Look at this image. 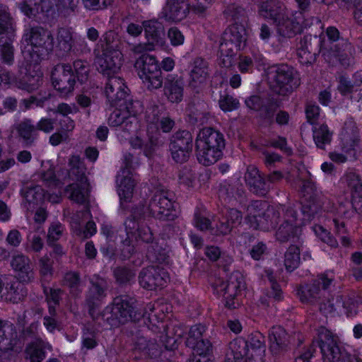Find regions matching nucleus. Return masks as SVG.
Here are the masks:
<instances>
[{"label": "nucleus", "mask_w": 362, "mask_h": 362, "mask_svg": "<svg viewBox=\"0 0 362 362\" xmlns=\"http://www.w3.org/2000/svg\"><path fill=\"white\" fill-rule=\"evenodd\" d=\"M46 349H51V346L42 340H37L27 346L25 357L30 362H42L45 358Z\"/></svg>", "instance_id": "37"}, {"label": "nucleus", "mask_w": 362, "mask_h": 362, "mask_svg": "<svg viewBox=\"0 0 362 362\" xmlns=\"http://www.w3.org/2000/svg\"><path fill=\"white\" fill-rule=\"evenodd\" d=\"M241 214L235 209L228 211L225 221H223L218 228L220 234L226 235L229 233L233 228H235L240 223Z\"/></svg>", "instance_id": "45"}, {"label": "nucleus", "mask_w": 362, "mask_h": 362, "mask_svg": "<svg viewBox=\"0 0 362 362\" xmlns=\"http://www.w3.org/2000/svg\"><path fill=\"white\" fill-rule=\"evenodd\" d=\"M337 90L343 95L351 93L354 90V83L345 76L341 75L338 78Z\"/></svg>", "instance_id": "58"}, {"label": "nucleus", "mask_w": 362, "mask_h": 362, "mask_svg": "<svg viewBox=\"0 0 362 362\" xmlns=\"http://www.w3.org/2000/svg\"><path fill=\"white\" fill-rule=\"evenodd\" d=\"M315 281L317 284H319L324 296L325 292H329L332 288L334 286V279L332 276H329L328 274H319Z\"/></svg>", "instance_id": "55"}, {"label": "nucleus", "mask_w": 362, "mask_h": 362, "mask_svg": "<svg viewBox=\"0 0 362 362\" xmlns=\"http://www.w3.org/2000/svg\"><path fill=\"white\" fill-rule=\"evenodd\" d=\"M64 227L60 223L55 222L52 223L48 230V242L51 243L58 240L62 237Z\"/></svg>", "instance_id": "57"}, {"label": "nucleus", "mask_w": 362, "mask_h": 362, "mask_svg": "<svg viewBox=\"0 0 362 362\" xmlns=\"http://www.w3.org/2000/svg\"><path fill=\"white\" fill-rule=\"evenodd\" d=\"M57 40V47L64 53L83 51L86 47L85 40L69 28H61L58 32Z\"/></svg>", "instance_id": "25"}, {"label": "nucleus", "mask_w": 362, "mask_h": 362, "mask_svg": "<svg viewBox=\"0 0 362 362\" xmlns=\"http://www.w3.org/2000/svg\"><path fill=\"white\" fill-rule=\"evenodd\" d=\"M80 223L78 222V218H73L71 222V227L73 230L78 235H83L84 238H88L92 236L96 233V226L94 222L88 221L86 223V228L84 230H82L80 228Z\"/></svg>", "instance_id": "50"}, {"label": "nucleus", "mask_w": 362, "mask_h": 362, "mask_svg": "<svg viewBox=\"0 0 362 362\" xmlns=\"http://www.w3.org/2000/svg\"><path fill=\"white\" fill-rule=\"evenodd\" d=\"M202 347H198L193 351V358L192 362H213L211 356L209 354L211 345L201 343Z\"/></svg>", "instance_id": "51"}, {"label": "nucleus", "mask_w": 362, "mask_h": 362, "mask_svg": "<svg viewBox=\"0 0 362 362\" xmlns=\"http://www.w3.org/2000/svg\"><path fill=\"white\" fill-rule=\"evenodd\" d=\"M39 0H26L21 6L22 12L27 16L35 15L37 12L39 7L37 6ZM41 4V10L47 11L54 5L62 6L73 10L78 4V0H40Z\"/></svg>", "instance_id": "28"}, {"label": "nucleus", "mask_w": 362, "mask_h": 362, "mask_svg": "<svg viewBox=\"0 0 362 362\" xmlns=\"http://www.w3.org/2000/svg\"><path fill=\"white\" fill-rule=\"evenodd\" d=\"M11 266L20 281L11 276H0V299L17 303L26 293L21 282L31 281L33 270L29 257L23 254L14 255Z\"/></svg>", "instance_id": "2"}, {"label": "nucleus", "mask_w": 362, "mask_h": 362, "mask_svg": "<svg viewBox=\"0 0 362 362\" xmlns=\"http://www.w3.org/2000/svg\"><path fill=\"white\" fill-rule=\"evenodd\" d=\"M346 180L349 185L356 192L358 188L362 191V184L358 174L355 172H349L346 175Z\"/></svg>", "instance_id": "63"}, {"label": "nucleus", "mask_w": 362, "mask_h": 362, "mask_svg": "<svg viewBox=\"0 0 362 362\" xmlns=\"http://www.w3.org/2000/svg\"><path fill=\"white\" fill-rule=\"evenodd\" d=\"M247 41V31L245 21L235 22L230 25L223 33L220 42L228 43L229 46L240 49L245 46Z\"/></svg>", "instance_id": "27"}, {"label": "nucleus", "mask_w": 362, "mask_h": 362, "mask_svg": "<svg viewBox=\"0 0 362 362\" xmlns=\"http://www.w3.org/2000/svg\"><path fill=\"white\" fill-rule=\"evenodd\" d=\"M143 28H144L147 42L134 46L133 48L134 53L153 50L165 45L163 28L161 23L154 20L146 21L143 23Z\"/></svg>", "instance_id": "20"}, {"label": "nucleus", "mask_w": 362, "mask_h": 362, "mask_svg": "<svg viewBox=\"0 0 362 362\" xmlns=\"http://www.w3.org/2000/svg\"><path fill=\"white\" fill-rule=\"evenodd\" d=\"M308 121L310 124H314L319 117L320 107L315 105H308L305 110Z\"/></svg>", "instance_id": "64"}, {"label": "nucleus", "mask_w": 362, "mask_h": 362, "mask_svg": "<svg viewBox=\"0 0 362 362\" xmlns=\"http://www.w3.org/2000/svg\"><path fill=\"white\" fill-rule=\"evenodd\" d=\"M245 178L247 183L251 187H254L255 189H260L264 185L259 170L255 167L248 168Z\"/></svg>", "instance_id": "49"}, {"label": "nucleus", "mask_w": 362, "mask_h": 362, "mask_svg": "<svg viewBox=\"0 0 362 362\" xmlns=\"http://www.w3.org/2000/svg\"><path fill=\"white\" fill-rule=\"evenodd\" d=\"M134 68L139 78L148 89H158L162 86V74L158 61L153 56L142 54L136 60Z\"/></svg>", "instance_id": "12"}, {"label": "nucleus", "mask_w": 362, "mask_h": 362, "mask_svg": "<svg viewBox=\"0 0 362 362\" xmlns=\"http://www.w3.org/2000/svg\"><path fill=\"white\" fill-rule=\"evenodd\" d=\"M300 300L303 303H313L324 297L322 290L315 281L298 289Z\"/></svg>", "instance_id": "39"}, {"label": "nucleus", "mask_w": 362, "mask_h": 362, "mask_svg": "<svg viewBox=\"0 0 362 362\" xmlns=\"http://www.w3.org/2000/svg\"><path fill=\"white\" fill-rule=\"evenodd\" d=\"M235 56L233 47L229 46L228 43L219 42L218 64L220 66L227 69L231 67L235 62Z\"/></svg>", "instance_id": "42"}, {"label": "nucleus", "mask_w": 362, "mask_h": 362, "mask_svg": "<svg viewBox=\"0 0 362 362\" xmlns=\"http://www.w3.org/2000/svg\"><path fill=\"white\" fill-rule=\"evenodd\" d=\"M310 37L311 36H309L310 39ZM308 36H305L303 40H300V47L298 48L297 55L299 62L302 64H311L315 59L314 54L308 50Z\"/></svg>", "instance_id": "47"}, {"label": "nucleus", "mask_w": 362, "mask_h": 362, "mask_svg": "<svg viewBox=\"0 0 362 362\" xmlns=\"http://www.w3.org/2000/svg\"><path fill=\"white\" fill-rule=\"evenodd\" d=\"M171 311V306L168 304L160 305L158 303L148 304L143 316L148 319L150 322L156 325V322L163 321L165 317L164 312L167 313Z\"/></svg>", "instance_id": "41"}, {"label": "nucleus", "mask_w": 362, "mask_h": 362, "mask_svg": "<svg viewBox=\"0 0 362 362\" xmlns=\"http://www.w3.org/2000/svg\"><path fill=\"white\" fill-rule=\"evenodd\" d=\"M230 355V358L235 362H242L244 356L245 360L248 361V357H251L249 353V349L247 341L242 338H238L231 341L229 344V351L227 356Z\"/></svg>", "instance_id": "38"}, {"label": "nucleus", "mask_w": 362, "mask_h": 362, "mask_svg": "<svg viewBox=\"0 0 362 362\" xmlns=\"http://www.w3.org/2000/svg\"><path fill=\"white\" fill-rule=\"evenodd\" d=\"M362 302V299L360 296L356 295L355 292H351L344 296V300L343 301V307L345 308H352V307H355L358 303Z\"/></svg>", "instance_id": "62"}, {"label": "nucleus", "mask_w": 362, "mask_h": 362, "mask_svg": "<svg viewBox=\"0 0 362 362\" xmlns=\"http://www.w3.org/2000/svg\"><path fill=\"white\" fill-rule=\"evenodd\" d=\"M218 105L223 112H231L238 108L239 101L231 95H226L220 98Z\"/></svg>", "instance_id": "53"}, {"label": "nucleus", "mask_w": 362, "mask_h": 362, "mask_svg": "<svg viewBox=\"0 0 362 362\" xmlns=\"http://www.w3.org/2000/svg\"><path fill=\"white\" fill-rule=\"evenodd\" d=\"M148 212L159 219L173 220L177 216L175 204L165 192H156L148 206Z\"/></svg>", "instance_id": "21"}, {"label": "nucleus", "mask_w": 362, "mask_h": 362, "mask_svg": "<svg viewBox=\"0 0 362 362\" xmlns=\"http://www.w3.org/2000/svg\"><path fill=\"white\" fill-rule=\"evenodd\" d=\"M207 77V63L202 59H195L190 72L189 86L194 89L201 87L206 83Z\"/></svg>", "instance_id": "35"}, {"label": "nucleus", "mask_w": 362, "mask_h": 362, "mask_svg": "<svg viewBox=\"0 0 362 362\" xmlns=\"http://www.w3.org/2000/svg\"><path fill=\"white\" fill-rule=\"evenodd\" d=\"M124 225L127 238L123 240L122 234L119 235V241L122 243V256L124 258H128L134 251V245L133 243L138 238L144 242L148 243L152 240L153 235L148 227L143 226L136 228L137 235H136L134 230L138 225L134 220H127ZM101 230L102 233L105 235L107 239L114 241L118 239V236H115V232L110 226H103Z\"/></svg>", "instance_id": "9"}, {"label": "nucleus", "mask_w": 362, "mask_h": 362, "mask_svg": "<svg viewBox=\"0 0 362 362\" xmlns=\"http://www.w3.org/2000/svg\"><path fill=\"white\" fill-rule=\"evenodd\" d=\"M118 49V35L114 31H108L103 36L95 49Z\"/></svg>", "instance_id": "46"}, {"label": "nucleus", "mask_w": 362, "mask_h": 362, "mask_svg": "<svg viewBox=\"0 0 362 362\" xmlns=\"http://www.w3.org/2000/svg\"><path fill=\"white\" fill-rule=\"evenodd\" d=\"M168 37L173 46H180L184 43L185 37L177 28H171L168 32Z\"/></svg>", "instance_id": "60"}, {"label": "nucleus", "mask_w": 362, "mask_h": 362, "mask_svg": "<svg viewBox=\"0 0 362 362\" xmlns=\"http://www.w3.org/2000/svg\"><path fill=\"white\" fill-rule=\"evenodd\" d=\"M189 11V6L185 0H167L160 17L166 21L179 22L185 19Z\"/></svg>", "instance_id": "31"}, {"label": "nucleus", "mask_w": 362, "mask_h": 362, "mask_svg": "<svg viewBox=\"0 0 362 362\" xmlns=\"http://www.w3.org/2000/svg\"><path fill=\"white\" fill-rule=\"evenodd\" d=\"M105 285V281L103 279L97 278L95 281H92V287L90 289L88 297V303L90 307V313L93 317H95L94 305H98V303L103 296Z\"/></svg>", "instance_id": "40"}, {"label": "nucleus", "mask_w": 362, "mask_h": 362, "mask_svg": "<svg viewBox=\"0 0 362 362\" xmlns=\"http://www.w3.org/2000/svg\"><path fill=\"white\" fill-rule=\"evenodd\" d=\"M69 163L71 166L70 175H76V182L70 185L66 192L72 201L83 203L88 197L89 191V185L85 176L84 168L80 158L77 156H73L70 158Z\"/></svg>", "instance_id": "14"}, {"label": "nucleus", "mask_w": 362, "mask_h": 362, "mask_svg": "<svg viewBox=\"0 0 362 362\" xmlns=\"http://www.w3.org/2000/svg\"><path fill=\"white\" fill-rule=\"evenodd\" d=\"M161 115L162 111L158 107H151L147 111L146 137L144 134L141 136L142 146L139 148L146 157H151L156 150L158 144V129L160 128L163 132H168L174 125V122L172 119L168 117H162Z\"/></svg>", "instance_id": "7"}, {"label": "nucleus", "mask_w": 362, "mask_h": 362, "mask_svg": "<svg viewBox=\"0 0 362 362\" xmlns=\"http://www.w3.org/2000/svg\"><path fill=\"white\" fill-rule=\"evenodd\" d=\"M293 225L288 222H284L280 226L276 233V238L281 242L286 241L293 233Z\"/></svg>", "instance_id": "59"}, {"label": "nucleus", "mask_w": 362, "mask_h": 362, "mask_svg": "<svg viewBox=\"0 0 362 362\" xmlns=\"http://www.w3.org/2000/svg\"><path fill=\"white\" fill-rule=\"evenodd\" d=\"M138 165L139 162L132 155H127L124 157V166L117 175V193L120 199V205L124 209L128 208L127 204L133 197L136 178L132 170Z\"/></svg>", "instance_id": "10"}, {"label": "nucleus", "mask_w": 362, "mask_h": 362, "mask_svg": "<svg viewBox=\"0 0 362 362\" xmlns=\"http://www.w3.org/2000/svg\"><path fill=\"white\" fill-rule=\"evenodd\" d=\"M74 70L78 81H86L90 71V65L88 62L77 59L74 62Z\"/></svg>", "instance_id": "52"}, {"label": "nucleus", "mask_w": 362, "mask_h": 362, "mask_svg": "<svg viewBox=\"0 0 362 362\" xmlns=\"http://www.w3.org/2000/svg\"><path fill=\"white\" fill-rule=\"evenodd\" d=\"M297 172L298 180L301 182L300 185V194L302 196L301 211L303 218L310 221L319 211L321 204L317 200L316 189L311 180V175L302 163H299Z\"/></svg>", "instance_id": "8"}, {"label": "nucleus", "mask_w": 362, "mask_h": 362, "mask_svg": "<svg viewBox=\"0 0 362 362\" xmlns=\"http://www.w3.org/2000/svg\"><path fill=\"white\" fill-rule=\"evenodd\" d=\"M107 78L105 93L111 105H116L121 103L129 102L130 100L127 99L128 88L123 79L115 75Z\"/></svg>", "instance_id": "23"}, {"label": "nucleus", "mask_w": 362, "mask_h": 362, "mask_svg": "<svg viewBox=\"0 0 362 362\" xmlns=\"http://www.w3.org/2000/svg\"><path fill=\"white\" fill-rule=\"evenodd\" d=\"M133 308L127 300V298H115L112 306L107 307L103 314V318L112 327H118L130 320H138L136 314L133 315Z\"/></svg>", "instance_id": "15"}, {"label": "nucleus", "mask_w": 362, "mask_h": 362, "mask_svg": "<svg viewBox=\"0 0 362 362\" xmlns=\"http://www.w3.org/2000/svg\"><path fill=\"white\" fill-rule=\"evenodd\" d=\"M247 342L248 347H250L249 353L251 357H248L246 362H262V356L265 351L264 336L259 332L252 334Z\"/></svg>", "instance_id": "36"}, {"label": "nucleus", "mask_w": 362, "mask_h": 362, "mask_svg": "<svg viewBox=\"0 0 362 362\" xmlns=\"http://www.w3.org/2000/svg\"><path fill=\"white\" fill-rule=\"evenodd\" d=\"M259 14L265 18L272 19L277 32L283 37H290L293 33L292 12H288L282 4H274L272 1L264 2L259 8Z\"/></svg>", "instance_id": "11"}, {"label": "nucleus", "mask_w": 362, "mask_h": 362, "mask_svg": "<svg viewBox=\"0 0 362 362\" xmlns=\"http://www.w3.org/2000/svg\"><path fill=\"white\" fill-rule=\"evenodd\" d=\"M14 26L5 6H0V59L3 63L11 65L14 60L12 42L14 38Z\"/></svg>", "instance_id": "13"}, {"label": "nucleus", "mask_w": 362, "mask_h": 362, "mask_svg": "<svg viewBox=\"0 0 362 362\" xmlns=\"http://www.w3.org/2000/svg\"><path fill=\"white\" fill-rule=\"evenodd\" d=\"M341 149L346 153H340L337 152L329 153V158L337 163H345L348 158H355V148L358 145L359 139L354 133L346 132L341 134Z\"/></svg>", "instance_id": "30"}, {"label": "nucleus", "mask_w": 362, "mask_h": 362, "mask_svg": "<svg viewBox=\"0 0 362 362\" xmlns=\"http://www.w3.org/2000/svg\"><path fill=\"white\" fill-rule=\"evenodd\" d=\"M51 79L54 88L63 96L67 95L74 90L75 79L69 65L55 66L51 73Z\"/></svg>", "instance_id": "22"}, {"label": "nucleus", "mask_w": 362, "mask_h": 362, "mask_svg": "<svg viewBox=\"0 0 362 362\" xmlns=\"http://www.w3.org/2000/svg\"><path fill=\"white\" fill-rule=\"evenodd\" d=\"M224 139L218 132L211 128H204L199 133L196 140L197 156L204 165L216 163L221 156Z\"/></svg>", "instance_id": "6"}, {"label": "nucleus", "mask_w": 362, "mask_h": 362, "mask_svg": "<svg viewBox=\"0 0 362 362\" xmlns=\"http://www.w3.org/2000/svg\"><path fill=\"white\" fill-rule=\"evenodd\" d=\"M333 52L339 64L344 69H348L355 64V48L348 40H341L336 44Z\"/></svg>", "instance_id": "33"}, {"label": "nucleus", "mask_w": 362, "mask_h": 362, "mask_svg": "<svg viewBox=\"0 0 362 362\" xmlns=\"http://www.w3.org/2000/svg\"><path fill=\"white\" fill-rule=\"evenodd\" d=\"M44 243L42 238L36 233H30L28 236L26 250L28 252H40L43 247Z\"/></svg>", "instance_id": "54"}, {"label": "nucleus", "mask_w": 362, "mask_h": 362, "mask_svg": "<svg viewBox=\"0 0 362 362\" xmlns=\"http://www.w3.org/2000/svg\"><path fill=\"white\" fill-rule=\"evenodd\" d=\"M40 177L48 188L46 193L45 189L39 185L28 187L23 194L24 207L30 210L35 205L41 204L45 201L52 203H58L61 200V182L54 171V165L49 161H43L40 170Z\"/></svg>", "instance_id": "4"}, {"label": "nucleus", "mask_w": 362, "mask_h": 362, "mask_svg": "<svg viewBox=\"0 0 362 362\" xmlns=\"http://www.w3.org/2000/svg\"><path fill=\"white\" fill-rule=\"evenodd\" d=\"M168 281L169 276L163 269L153 267L143 269L139 275L140 285L148 290L163 287Z\"/></svg>", "instance_id": "26"}, {"label": "nucleus", "mask_w": 362, "mask_h": 362, "mask_svg": "<svg viewBox=\"0 0 362 362\" xmlns=\"http://www.w3.org/2000/svg\"><path fill=\"white\" fill-rule=\"evenodd\" d=\"M245 287L243 276L239 272L233 273L227 282L216 283L215 290L226 300V306L234 309L239 306V300L235 297Z\"/></svg>", "instance_id": "19"}, {"label": "nucleus", "mask_w": 362, "mask_h": 362, "mask_svg": "<svg viewBox=\"0 0 362 362\" xmlns=\"http://www.w3.org/2000/svg\"><path fill=\"white\" fill-rule=\"evenodd\" d=\"M270 88L279 95L292 92V69L286 64L270 66L267 72Z\"/></svg>", "instance_id": "17"}, {"label": "nucleus", "mask_w": 362, "mask_h": 362, "mask_svg": "<svg viewBox=\"0 0 362 362\" xmlns=\"http://www.w3.org/2000/svg\"><path fill=\"white\" fill-rule=\"evenodd\" d=\"M266 206L265 203L255 201L247 207V221L251 227L263 230H269L274 227L273 222H269L267 219L270 214L269 210L267 211V217L262 216Z\"/></svg>", "instance_id": "24"}, {"label": "nucleus", "mask_w": 362, "mask_h": 362, "mask_svg": "<svg viewBox=\"0 0 362 362\" xmlns=\"http://www.w3.org/2000/svg\"><path fill=\"white\" fill-rule=\"evenodd\" d=\"M97 70L106 77L116 75L122 64V54L119 49H95Z\"/></svg>", "instance_id": "16"}, {"label": "nucleus", "mask_w": 362, "mask_h": 362, "mask_svg": "<svg viewBox=\"0 0 362 362\" xmlns=\"http://www.w3.org/2000/svg\"><path fill=\"white\" fill-rule=\"evenodd\" d=\"M184 79L177 75H168L164 84V94L168 101L180 103L183 98Z\"/></svg>", "instance_id": "32"}, {"label": "nucleus", "mask_w": 362, "mask_h": 362, "mask_svg": "<svg viewBox=\"0 0 362 362\" xmlns=\"http://www.w3.org/2000/svg\"><path fill=\"white\" fill-rule=\"evenodd\" d=\"M317 229H319L320 230L322 231L321 240L324 243H327L332 247H337L338 246V243L337 240L330 234V233H329L327 230L324 229L320 226H315L314 230L315 233H317Z\"/></svg>", "instance_id": "61"}, {"label": "nucleus", "mask_w": 362, "mask_h": 362, "mask_svg": "<svg viewBox=\"0 0 362 362\" xmlns=\"http://www.w3.org/2000/svg\"><path fill=\"white\" fill-rule=\"evenodd\" d=\"M21 349L12 324L0 321V361H11Z\"/></svg>", "instance_id": "18"}, {"label": "nucleus", "mask_w": 362, "mask_h": 362, "mask_svg": "<svg viewBox=\"0 0 362 362\" xmlns=\"http://www.w3.org/2000/svg\"><path fill=\"white\" fill-rule=\"evenodd\" d=\"M269 348L273 354L277 355L286 350L288 344V336L280 326L272 327L269 334Z\"/></svg>", "instance_id": "34"}, {"label": "nucleus", "mask_w": 362, "mask_h": 362, "mask_svg": "<svg viewBox=\"0 0 362 362\" xmlns=\"http://www.w3.org/2000/svg\"><path fill=\"white\" fill-rule=\"evenodd\" d=\"M139 103H133L132 101L121 103L116 105L117 108L108 117V124L113 127H120L117 130V135L120 141L129 140L133 148H141L143 144L144 131L139 130L132 135L137 129L138 121L136 117V111L134 109Z\"/></svg>", "instance_id": "3"}, {"label": "nucleus", "mask_w": 362, "mask_h": 362, "mask_svg": "<svg viewBox=\"0 0 362 362\" xmlns=\"http://www.w3.org/2000/svg\"><path fill=\"white\" fill-rule=\"evenodd\" d=\"M204 331L205 327L202 325H196L190 328L186 344L193 351L198 347H202V342L204 344L211 345L209 341H204L202 339V334Z\"/></svg>", "instance_id": "43"}, {"label": "nucleus", "mask_w": 362, "mask_h": 362, "mask_svg": "<svg viewBox=\"0 0 362 362\" xmlns=\"http://www.w3.org/2000/svg\"><path fill=\"white\" fill-rule=\"evenodd\" d=\"M334 223V231L337 235L340 238L341 244L348 247L351 245V240L349 237V232L346 226V223L343 221L334 218L333 219Z\"/></svg>", "instance_id": "48"}, {"label": "nucleus", "mask_w": 362, "mask_h": 362, "mask_svg": "<svg viewBox=\"0 0 362 362\" xmlns=\"http://www.w3.org/2000/svg\"><path fill=\"white\" fill-rule=\"evenodd\" d=\"M313 139L317 148L325 149V145L330 144L332 132L327 124H322L319 127H313Z\"/></svg>", "instance_id": "44"}, {"label": "nucleus", "mask_w": 362, "mask_h": 362, "mask_svg": "<svg viewBox=\"0 0 362 362\" xmlns=\"http://www.w3.org/2000/svg\"><path fill=\"white\" fill-rule=\"evenodd\" d=\"M16 129L19 135L26 141L32 139L35 132V127L29 120L23 121Z\"/></svg>", "instance_id": "56"}, {"label": "nucleus", "mask_w": 362, "mask_h": 362, "mask_svg": "<svg viewBox=\"0 0 362 362\" xmlns=\"http://www.w3.org/2000/svg\"><path fill=\"white\" fill-rule=\"evenodd\" d=\"M182 137L176 136L170 143V149L173 159L177 163L185 162L189 157L192 140L188 132H183Z\"/></svg>", "instance_id": "29"}, {"label": "nucleus", "mask_w": 362, "mask_h": 362, "mask_svg": "<svg viewBox=\"0 0 362 362\" xmlns=\"http://www.w3.org/2000/svg\"><path fill=\"white\" fill-rule=\"evenodd\" d=\"M51 45L50 34L47 30L41 28L26 30L21 41L22 60L19 63V71L25 76L18 81L8 73H0V86L14 84L28 92L35 90L42 76L40 62L47 55Z\"/></svg>", "instance_id": "1"}, {"label": "nucleus", "mask_w": 362, "mask_h": 362, "mask_svg": "<svg viewBox=\"0 0 362 362\" xmlns=\"http://www.w3.org/2000/svg\"><path fill=\"white\" fill-rule=\"evenodd\" d=\"M318 346L325 361L339 362L342 354L346 353L339 346V339L325 327L317 330V336L313 341L311 347L296 358V362H310L314 347Z\"/></svg>", "instance_id": "5"}]
</instances>
